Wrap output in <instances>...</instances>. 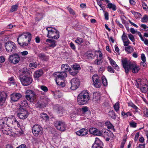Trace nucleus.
I'll list each match as a JSON object with an SVG mask.
<instances>
[{"label": "nucleus", "instance_id": "obj_11", "mask_svg": "<svg viewBox=\"0 0 148 148\" xmlns=\"http://www.w3.org/2000/svg\"><path fill=\"white\" fill-rule=\"evenodd\" d=\"M135 84L137 88H140L146 86L147 84V79L145 78L142 79H138L136 80Z\"/></svg>", "mask_w": 148, "mask_h": 148}, {"label": "nucleus", "instance_id": "obj_23", "mask_svg": "<svg viewBox=\"0 0 148 148\" xmlns=\"http://www.w3.org/2000/svg\"><path fill=\"white\" fill-rule=\"evenodd\" d=\"M12 130L10 126L8 125L7 127L4 129V131L3 130L2 132L4 134L11 136L12 135Z\"/></svg>", "mask_w": 148, "mask_h": 148}, {"label": "nucleus", "instance_id": "obj_10", "mask_svg": "<svg viewBox=\"0 0 148 148\" xmlns=\"http://www.w3.org/2000/svg\"><path fill=\"white\" fill-rule=\"evenodd\" d=\"M32 132L34 136H37L41 134L42 131V127L39 125H34L32 128Z\"/></svg>", "mask_w": 148, "mask_h": 148}, {"label": "nucleus", "instance_id": "obj_8", "mask_svg": "<svg viewBox=\"0 0 148 148\" xmlns=\"http://www.w3.org/2000/svg\"><path fill=\"white\" fill-rule=\"evenodd\" d=\"M54 125L57 130L61 131H64L66 129V125L64 122L58 121L56 122Z\"/></svg>", "mask_w": 148, "mask_h": 148}, {"label": "nucleus", "instance_id": "obj_21", "mask_svg": "<svg viewBox=\"0 0 148 148\" xmlns=\"http://www.w3.org/2000/svg\"><path fill=\"white\" fill-rule=\"evenodd\" d=\"M101 142L98 138H96V140L92 146V148H103L101 147Z\"/></svg>", "mask_w": 148, "mask_h": 148}, {"label": "nucleus", "instance_id": "obj_19", "mask_svg": "<svg viewBox=\"0 0 148 148\" xmlns=\"http://www.w3.org/2000/svg\"><path fill=\"white\" fill-rule=\"evenodd\" d=\"M6 120L4 119L0 120V130L1 132L3 130L4 131V129L8 125Z\"/></svg>", "mask_w": 148, "mask_h": 148}, {"label": "nucleus", "instance_id": "obj_47", "mask_svg": "<svg viewBox=\"0 0 148 148\" xmlns=\"http://www.w3.org/2000/svg\"><path fill=\"white\" fill-rule=\"evenodd\" d=\"M70 73V74L73 76H75L78 73V71H73L71 69V70L69 71Z\"/></svg>", "mask_w": 148, "mask_h": 148}, {"label": "nucleus", "instance_id": "obj_45", "mask_svg": "<svg viewBox=\"0 0 148 148\" xmlns=\"http://www.w3.org/2000/svg\"><path fill=\"white\" fill-rule=\"evenodd\" d=\"M103 61L102 59H98L97 60H95L94 61V63L97 65H99L102 63Z\"/></svg>", "mask_w": 148, "mask_h": 148}, {"label": "nucleus", "instance_id": "obj_44", "mask_svg": "<svg viewBox=\"0 0 148 148\" xmlns=\"http://www.w3.org/2000/svg\"><path fill=\"white\" fill-rule=\"evenodd\" d=\"M40 88L42 90L45 92H47L48 91V88L47 87L45 86H40Z\"/></svg>", "mask_w": 148, "mask_h": 148}, {"label": "nucleus", "instance_id": "obj_15", "mask_svg": "<svg viewBox=\"0 0 148 148\" xmlns=\"http://www.w3.org/2000/svg\"><path fill=\"white\" fill-rule=\"evenodd\" d=\"M7 97V94L6 93L4 92H0V107L4 106Z\"/></svg>", "mask_w": 148, "mask_h": 148}, {"label": "nucleus", "instance_id": "obj_7", "mask_svg": "<svg viewBox=\"0 0 148 148\" xmlns=\"http://www.w3.org/2000/svg\"><path fill=\"white\" fill-rule=\"evenodd\" d=\"M5 47L6 51L9 52H15L16 47L15 43L11 41H8L5 43Z\"/></svg>", "mask_w": 148, "mask_h": 148}, {"label": "nucleus", "instance_id": "obj_28", "mask_svg": "<svg viewBox=\"0 0 148 148\" xmlns=\"http://www.w3.org/2000/svg\"><path fill=\"white\" fill-rule=\"evenodd\" d=\"M108 115L110 118L115 120L117 116L114 112L113 110H110L108 112Z\"/></svg>", "mask_w": 148, "mask_h": 148}, {"label": "nucleus", "instance_id": "obj_13", "mask_svg": "<svg viewBox=\"0 0 148 148\" xmlns=\"http://www.w3.org/2000/svg\"><path fill=\"white\" fill-rule=\"evenodd\" d=\"M20 60L19 56L16 53L10 55L8 58V60L10 62L14 64L18 63Z\"/></svg>", "mask_w": 148, "mask_h": 148}, {"label": "nucleus", "instance_id": "obj_53", "mask_svg": "<svg viewBox=\"0 0 148 148\" xmlns=\"http://www.w3.org/2000/svg\"><path fill=\"white\" fill-rule=\"evenodd\" d=\"M130 124L131 127H132L134 128L136 127L137 123L134 122H130Z\"/></svg>", "mask_w": 148, "mask_h": 148}, {"label": "nucleus", "instance_id": "obj_1", "mask_svg": "<svg viewBox=\"0 0 148 148\" xmlns=\"http://www.w3.org/2000/svg\"><path fill=\"white\" fill-rule=\"evenodd\" d=\"M29 71L27 69H23L20 71L18 78L23 86H27L32 83L33 79L29 76Z\"/></svg>", "mask_w": 148, "mask_h": 148}, {"label": "nucleus", "instance_id": "obj_17", "mask_svg": "<svg viewBox=\"0 0 148 148\" xmlns=\"http://www.w3.org/2000/svg\"><path fill=\"white\" fill-rule=\"evenodd\" d=\"M22 97V95L19 93H14L12 94L10 96L11 100L14 102L18 101Z\"/></svg>", "mask_w": 148, "mask_h": 148}, {"label": "nucleus", "instance_id": "obj_18", "mask_svg": "<svg viewBox=\"0 0 148 148\" xmlns=\"http://www.w3.org/2000/svg\"><path fill=\"white\" fill-rule=\"evenodd\" d=\"M92 79L94 86L97 88H99L100 84L98 76L97 75H94L92 77Z\"/></svg>", "mask_w": 148, "mask_h": 148}, {"label": "nucleus", "instance_id": "obj_27", "mask_svg": "<svg viewBox=\"0 0 148 148\" xmlns=\"http://www.w3.org/2000/svg\"><path fill=\"white\" fill-rule=\"evenodd\" d=\"M37 55L39 58L42 60L47 61L49 59L48 57L44 53H38Z\"/></svg>", "mask_w": 148, "mask_h": 148}, {"label": "nucleus", "instance_id": "obj_54", "mask_svg": "<svg viewBox=\"0 0 148 148\" xmlns=\"http://www.w3.org/2000/svg\"><path fill=\"white\" fill-rule=\"evenodd\" d=\"M88 57L89 59H91L94 58V56L93 54L92 53H88Z\"/></svg>", "mask_w": 148, "mask_h": 148}, {"label": "nucleus", "instance_id": "obj_14", "mask_svg": "<svg viewBox=\"0 0 148 148\" xmlns=\"http://www.w3.org/2000/svg\"><path fill=\"white\" fill-rule=\"evenodd\" d=\"M70 83L71 85V88L72 90L76 89L80 85L79 79L77 78H73L70 81Z\"/></svg>", "mask_w": 148, "mask_h": 148}, {"label": "nucleus", "instance_id": "obj_46", "mask_svg": "<svg viewBox=\"0 0 148 148\" xmlns=\"http://www.w3.org/2000/svg\"><path fill=\"white\" fill-rule=\"evenodd\" d=\"M109 60L110 62V63L113 67L117 65L115 62L110 58H109Z\"/></svg>", "mask_w": 148, "mask_h": 148}, {"label": "nucleus", "instance_id": "obj_36", "mask_svg": "<svg viewBox=\"0 0 148 148\" xmlns=\"http://www.w3.org/2000/svg\"><path fill=\"white\" fill-rule=\"evenodd\" d=\"M59 73L61 76V80L63 79L67 76V74L65 72L62 71L61 72H59Z\"/></svg>", "mask_w": 148, "mask_h": 148}, {"label": "nucleus", "instance_id": "obj_51", "mask_svg": "<svg viewBox=\"0 0 148 148\" xmlns=\"http://www.w3.org/2000/svg\"><path fill=\"white\" fill-rule=\"evenodd\" d=\"M141 58L143 62H146V58L145 54L144 53H142L141 54Z\"/></svg>", "mask_w": 148, "mask_h": 148}, {"label": "nucleus", "instance_id": "obj_49", "mask_svg": "<svg viewBox=\"0 0 148 148\" xmlns=\"http://www.w3.org/2000/svg\"><path fill=\"white\" fill-rule=\"evenodd\" d=\"M108 72L111 73H114V69L110 66H108Z\"/></svg>", "mask_w": 148, "mask_h": 148}, {"label": "nucleus", "instance_id": "obj_31", "mask_svg": "<svg viewBox=\"0 0 148 148\" xmlns=\"http://www.w3.org/2000/svg\"><path fill=\"white\" fill-rule=\"evenodd\" d=\"M53 75L55 78L56 81H58L59 79L61 80V76L59 72L54 73Z\"/></svg>", "mask_w": 148, "mask_h": 148}, {"label": "nucleus", "instance_id": "obj_30", "mask_svg": "<svg viewBox=\"0 0 148 148\" xmlns=\"http://www.w3.org/2000/svg\"><path fill=\"white\" fill-rule=\"evenodd\" d=\"M28 104L27 101L26 100H23L20 105V108H24L28 106Z\"/></svg>", "mask_w": 148, "mask_h": 148}, {"label": "nucleus", "instance_id": "obj_16", "mask_svg": "<svg viewBox=\"0 0 148 148\" xmlns=\"http://www.w3.org/2000/svg\"><path fill=\"white\" fill-rule=\"evenodd\" d=\"M55 110L59 114H62L65 112L66 110L63 106L57 104L54 107Z\"/></svg>", "mask_w": 148, "mask_h": 148}, {"label": "nucleus", "instance_id": "obj_63", "mask_svg": "<svg viewBox=\"0 0 148 148\" xmlns=\"http://www.w3.org/2000/svg\"><path fill=\"white\" fill-rule=\"evenodd\" d=\"M16 148H27V147L25 144H23L20 145Z\"/></svg>", "mask_w": 148, "mask_h": 148}, {"label": "nucleus", "instance_id": "obj_20", "mask_svg": "<svg viewBox=\"0 0 148 148\" xmlns=\"http://www.w3.org/2000/svg\"><path fill=\"white\" fill-rule=\"evenodd\" d=\"M88 133V130L85 128H82L76 132V134L78 136H84Z\"/></svg>", "mask_w": 148, "mask_h": 148}, {"label": "nucleus", "instance_id": "obj_5", "mask_svg": "<svg viewBox=\"0 0 148 148\" xmlns=\"http://www.w3.org/2000/svg\"><path fill=\"white\" fill-rule=\"evenodd\" d=\"M48 31L47 37L49 38L57 39L60 37L59 31L55 28L49 27L46 28Z\"/></svg>", "mask_w": 148, "mask_h": 148}, {"label": "nucleus", "instance_id": "obj_57", "mask_svg": "<svg viewBox=\"0 0 148 148\" xmlns=\"http://www.w3.org/2000/svg\"><path fill=\"white\" fill-rule=\"evenodd\" d=\"M123 42H124V45L125 47L126 46H128V45L130 43V42L128 39H127V41H124Z\"/></svg>", "mask_w": 148, "mask_h": 148}, {"label": "nucleus", "instance_id": "obj_50", "mask_svg": "<svg viewBox=\"0 0 148 148\" xmlns=\"http://www.w3.org/2000/svg\"><path fill=\"white\" fill-rule=\"evenodd\" d=\"M128 106L133 108L134 109H135L136 110L138 109V108L132 103H129Z\"/></svg>", "mask_w": 148, "mask_h": 148}, {"label": "nucleus", "instance_id": "obj_22", "mask_svg": "<svg viewBox=\"0 0 148 148\" xmlns=\"http://www.w3.org/2000/svg\"><path fill=\"white\" fill-rule=\"evenodd\" d=\"M112 134L113 133L111 131L107 129H105L103 130L101 135L106 138V137H110Z\"/></svg>", "mask_w": 148, "mask_h": 148}, {"label": "nucleus", "instance_id": "obj_9", "mask_svg": "<svg viewBox=\"0 0 148 148\" xmlns=\"http://www.w3.org/2000/svg\"><path fill=\"white\" fill-rule=\"evenodd\" d=\"M28 115V111L24 108H19V112L17 114L18 117L22 119H24L27 118Z\"/></svg>", "mask_w": 148, "mask_h": 148}, {"label": "nucleus", "instance_id": "obj_6", "mask_svg": "<svg viewBox=\"0 0 148 148\" xmlns=\"http://www.w3.org/2000/svg\"><path fill=\"white\" fill-rule=\"evenodd\" d=\"M25 94V97L29 101L33 102L36 101L37 96L33 90H27Z\"/></svg>", "mask_w": 148, "mask_h": 148}, {"label": "nucleus", "instance_id": "obj_4", "mask_svg": "<svg viewBox=\"0 0 148 148\" xmlns=\"http://www.w3.org/2000/svg\"><path fill=\"white\" fill-rule=\"evenodd\" d=\"M27 38H28L27 41L28 42H29L32 38V35L30 33L27 32L19 35L17 39L18 44L22 47L27 46L28 43L26 42Z\"/></svg>", "mask_w": 148, "mask_h": 148}, {"label": "nucleus", "instance_id": "obj_64", "mask_svg": "<svg viewBox=\"0 0 148 148\" xmlns=\"http://www.w3.org/2000/svg\"><path fill=\"white\" fill-rule=\"evenodd\" d=\"M144 112L146 116L148 117V109L146 108L144 111Z\"/></svg>", "mask_w": 148, "mask_h": 148}, {"label": "nucleus", "instance_id": "obj_33", "mask_svg": "<svg viewBox=\"0 0 148 148\" xmlns=\"http://www.w3.org/2000/svg\"><path fill=\"white\" fill-rule=\"evenodd\" d=\"M72 67L73 69L75 71H78L80 70L81 68L79 65L77 64H75L72 65Z\"/></svg>", "mask_w": 148, "mask_h": 148}, {"label": "nucleus", "instance_id": "obj_12", "mask_svg": "<svg viewBox=\"0 0 148 148\" xmlns=\"http://www.w3.org/2000/svg\"><path fill=\"white\" fill-rule=\"evenodd\" d=\"M4 119L6 120V122L8 123V125L10 126H12L13 125H16L18 127L20 126L19 122L14 117H12L8 119L6 118H4Z\"/></svg>", "mask_w": 148, "mask_h": 148}, {"label": "nucleus", "instance_id": "obj_26", "mask_svg": "<svg viewBox=\"0 0 148 148\" xmlns=\"http://www.w3.org/2000/svg\"><path fill=\"white\" fill-rule=\"evenodd\" d=\"M62 71L66 73L67 71L71 70V68L68 64H62L61 66Z\"/></svg>", "mask_w": 148, "mask_h": 148}, {"label": "nucleus", "instance_id": "obj_29", "mask_svg": "<svg viewBox=\"0 0 148 148\" xmlns=\"http://www.w3.org/2000/svg\"><path fill=\"white\" fill-rule=\"evenodd\" d=\"M40 117L43 120L47 121L49 119V117L47 114L43 112L40 114Z\"/></svg>", "mask_w": 148, "mask_h": 148}, {"label": "nucleus", "instance_id": "obj_2", "mask_svg": "<svg viewBox=\"0 0 148 148\" xmlns=\"http://www.w3.org/2000/svg\"><path fill=\"white\" fill-rule=\"evenodd\" d=\"M122 64L124 68L125 72L128 73L130 70H132V72L134 73H137L140 69V68L137 66L132 64H130V61L127 58L122 60Z\"/></svg>", "mask_w": 148, "mask_h": 148}, {"label": "nucleus", "instance_id": "obj_42", "mask_svg": "<svg viewBox=\"0 0 148 148\" xmlns=\"http://www.w3.org/2000/svg\"><path fill=\"white\" fill-rule=\"evenodd\" d=\"M83 40L82 39L80 38H77V39L75 41V42L78 45H80L83 42Z\"/></svg>", "mask_w": 148, "mask_h": 148}, {"label": "nucleus", "instance_id": "obj_35", "mask_svg": "<svg viewBox=\"0 0 148 148\" xmlns=\"http://www.w3.org/2000/svg\"><path fill=\"white\" fill-rule=\"evenodd\" d=\"M146 86H143L140 88V91L143 93L146 92L148 90V85Z\"/></svg>", "mask_w": 148, "mask_h": 148}, {"label": "nucleus", "instance_id": "obj_24", "mask_svg": "<svg viewBox=\"0 0 148 148\" xmlns=\"http://www.w3.org/2000/svg\"><path fill=\"white\" fill-rule=\"evenodd\" d=\"M43 71L42 70H39L36 71L34 73V77L35 79H38L41 77L43 74Z\"/></svg>", "mask_w": 148, "mask_h": 148}, {"label": "nucleus", "instance_id": "obj_48", "mask_svg": "<svg viewBox=\"0 0 148 148\" xmlns=\"http://www.w3.org/2000/svg\"><path fill=\"white\" fill-rule=\"evenodd\" d=\"M94 134V135L95 136H101L102 134V132H101L99 130L97 129V130Z\"/></svg>", "mask_w": 148, "mask_h": 148}, {"label": "nucleus", "instance_id": "obj_56", "mask_svg": "<svg viewBox=\"0 0 148 148\" xmlns=\"http://www.w3.org/2000/svg\"><path fill=\"white\" fill-rule=\"evenodd\" d=\"M142 5L143 9L147 10L148 9V8L147 4L144 2H142Z\"/></svg>", "mask_w": 148, "mask_h": 148}, {"label": "nucleus", "instance_id": "obj_39", "mask_svg": "<svg viewBox=\"0 0 148 148\" xmlns=\"http://www.w3.org/2000/svg\"><path fill=\"white\" fill-rule=\"evenodd\" d=\"M102 82L103 85L104 86H106L107 85V81L106 78L105 77H102Z\"/></svg>", "mask_w": 148, "mask_h": 148}, {"label": "nucleus", "instance_id": "obj_60", "mask_svg": "<svg viewBox=\"0 0 148 148\" xmlns=\"http://www.w3.org/2000/svg\"><path fill=\"white\" fill-rule=\"evenodd\" d=\"M21 54L22 56H25L28 54V52L27 51H25L21 52Z\"/></svg>", "mask_w": 148, "mask_h": 148}, {"label": "nucleus", "instance_id": "obj_32", "mask_svg": "<svg viewBox=\"0 0 148 148\" xmlns=\"http://www.w3.org/2000/svg\"><path fill=\"white\" fill-rule=\"evenodd\" d=\"M125 49L126 51L130 53H131L134 51V49L130 45H128L127 47H125Z\"/></svg>", "mask_w": 148, "mask_h": 148}, {"label": "nucleus", "instance_id": "obj_34", "mask_svg": "<svg viewBox=\"0 0 148 148\" xmlns=\"http://www.w3.org/2000/svg\"><path fill=\"white\" fill-rule=\"evenodd\" d=\"M107 8L109 9H112L113 11H115L116 10V5L111 3H109L107 5Z\"/></svg>", "mask_w": 148, "mask_h": 148}, {"label": "nucleus", "instance_id": "obj_37", "mask_svg": "<svg viewBox=\"0 0 148 148\" xmlns=\"http://www.w3.org/2000/svg\"><path fill=\"white\" fill-rule=\"evenodd\" d=\"M121 115L122 116H124L125 117H126L128 116H132V114L129 112H121Z\"/></svg>", "mask_w": 148, "mask_h": 148}, {"label": "nucleus", "instance_id": "obj_61", "mask_svg": "<svg viewBox=\"0 0 148 148\" xmlns=\"http://www.w3.org/2000/svg\"><path fill=\"white\" fill-rule=\"evenodd\" d=\"M70 46L71 48L73 50L75 49V47L74 44L72 42H71L70 44Z\"/></svg>", "mask_w": 148, "mask_h": 148}, {"label": "nucleus", "instance_id": "obj_55", "mask_svg": "<svg viewBox=\"0 0 148 148\" xmlns=\"http://www.w3.org/2000/svg\"><path fill=\"white\" fill-rule=\"evenodd\" d=\"M122 38L123 41L126 40H127V39H128L127 36L124 33L122 36Z\"/></svg>", "mask_w": 148, "mask_h": 148}, {"label": "nucleus", "instance_id": "obj_25", "mask_svg": "<svg viewBox=\"0 0 148 148\" xmlns=\"http://www.w3.org/2000/svg\"><path fill=\"white\" fill-rule=\"evenodd\" d=\"M46 41L47 42L50 43L49 44V46L50 47L53 48L56 45V41L54 40L47 39Z\"/></svg>", "mask_w": 148, "mask_h": 148}, {"label": "nucleus", "instance_id": "obj_3", "mask_svg": "<svg viewBox=\"0 0 148 148\" xmlns=\"http://www.w3.org/2000/svg\"><path fill=\"white\" fill-rule=\"evenodd\" d=\"M90 99V94L88 91L84 90L78 95L77 102L80 105H84L88 103Z\"/></svg>", "mask_w": 148, "mask_h": 148}, {"label": "nucleus", "instance_id": "obj_43", "mask_svg": "<svg viewBox=\"0 0 148 148\" xmlns=\"http://www.w3.org/2000/svg\"><path fill=\"white\" fill-rule=\"evenodd\" d=\"M97 130V129L95 128H91L89 130V132L91 134L94 135Z\"/></svg>", "mask_w": 148, "mask_h": 148}, {"label": "nucleus", "instance_id": "obj_58", "mask_svg": "<svg viewBox=\"0 0 148 148\" xmlns=\"http://www.w3.org/2000/svg\"><path fill=\"white\" fill-rule=\"evenodd\" d=\"M67 9L71 14H75V12L73 11V10L71 8L68 7Z\"/></svg>", "mask_w": 148, "mask_h": 148}, {"label": "nucleus", "instance_id": "obj_40", "mask_svg": "<svg viewBox=\"0 0 148 148\" xmlns=\"http://www.w3.org/2000/svg\"><path fill=\"white\" fill-rule=\"evenodd\" d=\"M114 108L116 112H117L119 110V106L118 102L115 103L114 106Z\"/></svg>", "mask_w": 148, "mask_h": 148}, {"label": "nucleus", "instance_id": "obj_41", "mask_svg": "<svg viewBox=\"0 0 148 148\" xmlns=\"http://www.w3.org/2000/svg\"><path fill=\"white\" fill-rule=\"evenodd\" d=\"M18 7V5H13L12 7L10 10V11L12 12L16 11Z\"/></svg>", "mask_w": 148, "mask_h": 148}, {"label": "nucleus", "instance_id": "obj_59", "mask_svg": "<svg viewBox=\"0 0 148 148\" xmlns=\"http://www.w3.org/2000/svg\"><path fill=\"white\" fill-rule=\"evenodd\" d=\"M56 82L57 84L58 85L61 86H64V83L62 82H61L60 83L59 81H56Z\"/></svg>", "mask_w": 148, "mask_h": 148}, {"label": "nucleus", "instance_id": "obj_38", "mask_svg": "<svg viewBox=\"0 0 148 148\" xmlns=\"http://www.w3.org/2000/svg\"><path fill=\"white\" fill-rule=\"evenodd\" d=\"M148 21V16L147 15H145L141 18V21L143 23H146Z\"/></svg>", "mask_w": 148, "mask_h": 148}, {"label": "nucleus", "instance_id": "obj_52", "mask_svg": "<svg viewBox=\"0 0 148 148\" xmlns=\"http://www.w3.org/2000/svg\"><path fill=\"white\" fill-rule=\"evenodd\" d=\"M128 37L129 39L132 42H134L135 41V40L133 36L131 34H130L128 35Z\"/></svg>", "mask_w": 148, "mask_h": 148}, {"label": "nucleus", "instance_id": "obj_62", "mask_svg": "<svg viewBox=\"0 0 148 148\" xmlns=\"http://www.w3.org/2000/svg\"><path fill=\"white\" fill-rule=\"evenodd\" d=\"M88 108L87 106L82 108V111L84 112H86L88 111Z\"/></svg>", "mask_w": 148, "mask_h": 148}]
</instances>
